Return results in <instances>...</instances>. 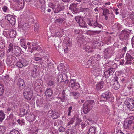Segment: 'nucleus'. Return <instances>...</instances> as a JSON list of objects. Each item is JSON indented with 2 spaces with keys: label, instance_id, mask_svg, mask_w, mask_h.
Returning <instances> with one entry per match:
<instances>
[{
  "label": "nucleus",
  "instance_id": "1",
  "mask_svg": "<svg viewBox=\"0 0 134 134\" xmlns=\"http://www.w3.org/2000/svg\"><path fill=\"white\" fill-rule=\"evenodd\" d=\"M134 117L133 116L130 117L126 119L124 121L123 126L126 129H129L132 130L133 126L134 125Z\"/></svg>",
  "mask_w": 134,
  "mask_h": 134
},
{
  "label": "nucleus",
  "instance_id": "2",
  "mask_svg": "<svg viewBox=\"0 0 134 134\" xmlns=\"http://www.w3.org/2000/svg\"><path fill=\"white\" fill-rule=\"evenodd\" d=\"M94 102L92 100L86 102L83 105V111L84 114H87L89 112L93 107Z\"/></svg>",
  "mask_w": 134,
  "mask_h": 134
},
{
  "label": "nucleus",
  "instance_id": "3",
  "mask_svg": "<svg viewBox=\"0 0 134 134\" xmlns=\"http://www.w3.org/2000/svg\"><path fill=\"white\" fill-rule=\"evenodd\" d=\"M23 94L26 99L29 100H31L33 96V92L31 88H28L24 89Z\"/></svg>",
  "mask_w": 134,
  "mask_h": 134
},
{
  "label": "nucleus",
  "instance_id": "4",
  "mask_svg": "<svg viewBox=\"0 0 134 134\" xmlns=\"http://www.w3.org/2000/svg\"><path fill=\"white\" fill-rule=\"evenodd\" d=\"M130 32V31H128L127 29H125L121 31L120 35V39L121 40L127 39Z\"/></svg>",
  "mask_w": 134,
  "mask_h": 134
},
{
  "label": "nucleus",
  "instance_id": "5",
  "mask_svg": "<svg viewBox=\"0 0 134 134\" xmlns=\"http://www.w3.org/2000/svg\"><path fill=\"white\" fill-rule=\"evenodd\" d=\"M29 27V26L27 23H21L19 24L18 29L20 32H23L25 31Z\"/></svg>",
  "mask_w": 134,
  "mask_h": 134
},
{
  "label": "nucleus",
  "instance_id": "6",
  "mask_svg": "<svg viewBox=\"0 0 134 134\" xmlns=\"http://www.w3.org/2000/svg\"><path fill=\"white\" fill-rule=\"evenodd\" d=\"M110 93L108 91L102 93L100 98V100L101 101L108 100L110 98Z\"/></svg>",
  "mask_w": 134,
  "mask_h": 134
},
{
  "label": "nucleus",
  "instance_id": "7",
  "mask_svg": "<svg viewBox=\"0 0 134 134\" xmlns=\"http://www.w3.org/2000/svg\"><path fill=\"white\" fill-rule=\"evenodd\" d=\"M69 83L70 85L73 89L77 90L80 87L79 83L76 82L75 79H72L70 80Z\"/></svg>",
  "mask_w": 134,
  "mask_h": 134
},
{
  "label": "nucleus",
  "instance_id": "8",
  "mask_svg": "<svg viewBox=\"0 0 134 134\" xmlns=\"http://www.w3.org/2000/svg\"><path fill=\"white\" fill-rule=\"evenodd\" d=\"M23 107L21 109L19 113V115L22 117L27 113V110L28 109V105L27 104L23 103Z\"/></svg>",
  "mask_w": 134,
  "mask_h": 134
},
{
  "label": "nucleus",
  "instance_id": "9",
  "mask_svg": "<svg viewBox=\"0 0 134 134\" xmlns=\"http://www.w3.org/2000/svg\"><path fill=\"white\" fill-rule=\"evenodd\" d=\"M7 20L12 25H14L16 23L15 18L12 15L9 14L7 15L5 17Z\"/></svg>",
  "mask_w": 134,
  "mask_h": 134
},
{
  "label": "nucleus",
  "instance_id": "10",
  "mask_svg": "<svg viewBox=\"0 0 134 134\" xmlns=\"http://www.w3.org/2000/svg\"><path fill=\"white\" fill-rule=\"evenodd\" d=\"M13 1L16 2L19 4L17 5L18 10H20L24 7V0H12Z\"/></svg>",
  "mask_w": 134,
  "mask_h": 134
},
{
  "label": "nucleus",
  "instance_id": "11",
  "mask_svg": "<svg viewBox=\"0 0 134 134\" xmlns=\"http://www.w3.org/2000/svg\"><path fill=\"white\" fill-rule=\"evenodd\" d=\"M115 70L110 67L104 72V75L105 78H108L110 75H112Z\"/></svg>",
  "mask_w": 134,
  "mask_h": 134
},
{
  "label": "nucleus",
  "instance_id": "12",
  "mask_svg": "<svg viewBox=\"0 0 134 134\" xmlns=\"http://www.w3.org/2000/svg\"><path fill=\"white\" fill-rule=\"evenodd\" d=\"M92 69L93 73L95 76H99L101 73V69L98 66L94 67Z\"/></svg>",
  "mask_w": 134,
  "mask_h": 134
},
{
  "label": "nucleus",
  "instance_id": "13",
  "mask_svg": "<svg viewBox=\"0 0 134 134\" xmlns=\"http://www.w3.org/2000/svg\"><path fill=\"white\" fill-rule=\"evenodd\" d=\"M14 48L12 53L13 54L16 56H19L21 53L20 48L18 46H15Z\"/></svg>",
  "mask_w": 134,
  "mask_h": 134
},
{
  "label": "nucleus",
  "instance_id": "14",
  "mask_svg": "<svg viewBox=\"0 0 134 134\" xmlns=\"http://www.w3.org/2000/svg\"><path fill=\"white\" fill-rule=\"evenodd\" d=\"M93 23H92L91 21L89 20L88 21L87 24L90 26H92L93 27H98L100 28L102 27L101 25L99 23H98L97 22V21H96L94 22H93Z\"/></svg>",
  "mask_w": 134,
  "mask_h": 134
},
{
  "label": "nucleus",
  "instance_id": "15",
  "mask_svg": "<svg viewBox=\"0 0 134 134\" xmlns=\"http://www.w3.org/2000/svg\"><path fill=\"white\" fill-rule=\"evenodd\" d=\"M26 119L29 122H32L35 119L36 116L34 114L31 113L27 115Z\"/></svg>",
  "mask_w": 134,
  "mask_h": 134
},
{
  "label": "nucleus",
  "instance_id": "16",
  "mask_svg": "<svg viewBox=\"0 0 134 134\" xmlns=\"http://www.w3.org/2000/svg\"><path fill=\"white\" fill-rule=\"evenodd\" d=\"M111 51L109 48H107L104 50V57L105 58H108L112 55L111 53Z\"/></svg>",
  "mask_w": 134,
  "mask_h": 134
},
{
  "label": "nucleus",
  "instance_id": "17",
  "mask_svg": "<svg viewBox=\"0 0 134 134\" xmlns=\"http://www.w3.org/2000/svg\"><path fill=\"white\" fill-rule=\"evenodd\" d=\"M59 91L60 92L59 94L60 95H62V98L59 97V99H60L62 102H65L66 100V99L65 98V94L64 90L62 89L61 90H59Z\"/></svg>",
  "mask_w": 134,
  "mask_h": 134
},
{
  "label": "nucleus",
  "instance_id": "18",
  "mask_svg": "<svg viewBox=\"0 0 134 134\" xmlns=\"http://www.w3.org/2000/svg\"><path fill=\"white\" fill-rule=\"evenodd\" d=\"M105 65L108 66L110 65V67L112 68L113 69L115 70V68L117 67V64L116 63H115L114 62L110 61L109 62H108V63H105Z\"/></svg>",
  "mask_w": 134,
  "mask_h": 134
},
{
  "label": "nucleus",
  "instance_id": "19",
  "mask_svg": "<svg viewBox=\"0 0 134 134\" xmlns=\"http://www.w3.org/2000/svg\"><path fill=\"white\" fill-rule=\"evenodd\" d=\"M53 93V91L50 89H48L46 90L45 92V94L47 97L51 98Z\"/></svg>",
  "mask_w": 134,
  "mask_h": 134
},
{
  "label": "nucleus",
  "instance_id": "20",
  "mask_svg": "<svg viewBox=\"0 0 134 134\" xmlns=\"http://www.w3.org/2000/svg\"><path fill=\"white\" fill-rule=\"evenodd\" d=\"M6 33L9 34L10 37L12 38H15L16 34V31L14 30H11L10 32L8 31H7Z\"/></svg>",
  "mask_w": 134,
  "mask_h": 134
},
{
  "label": "nucleus",
  "instance_id": "21",
  "mask_svg": "<svg viewBox=\"0 0 134 134\" xmlns=\"http://www.w3.org/2000/svg\"><path fill=\"white\" fill-rule=\"evenodd\" d=\"M18 85L19 87H21L22 88H24L26 85L24 81L21 78L19 79Z\"/></svg>",
  "mask_w": 134,
  "mask_h": 134
},
{
  "label": "nucleus",
  "instance_id": "22",
  "mask_svg": "<svg viewBox=\"0 0 134 134\" xmlns=\"http://www.w3.org/2000/svg\"><path fill=\"white\" fill-rule=\"evenodd\" d=\"M70 94L75 99H77L79 97L80 94L77 91H74L71 92Z\"/></svg>",
  "mask_w": 134,
  "mask_h": 134
},
{
  "label": "nucleus",
  "instance_id": "23",
  "mask_svg": "<svg viewBox=\"0 0 134 134\" xmlns=\"http://www.w3.org/2000/svg\"><path fill=\"white\" fill-rule=\"evenodd\" d=\"M61 73L62 74H59V79L60 78V77L61 79V81L60 82V84H61V83H62L63 81L67 79V75L64 73V72Z\"/></svg>",
  "mask_w": 134,
  "mask_h": 134
},
{
  "label": "nucleus",
  "instance_id": "24",
  "mask_svg": "<svg viewBox=\"0 0 134 134\" xmlns=\"http://www.w3.org/2000/svg\"><path fill=\"white\" fill-rule=\"evenodd\" d=\"M43 102L44 99L41 98H37L36 99V104L38 106H42Z\"/></svg>",
  "mask_w": 134,
  "mask_h": 134
},
{
  "label": "nucleus",
  "instance_id": "25",
  "mask_svg": "<svg viewBox=\"0 0 134 134\" xmlns=\"http://www.w3.org/2000/svg\"><path fill=\"white\" fill-rule=\"evenodd\" d=\"M96 132L95 127L94 126L91 127L90 128L87 134H95Z\"/></svg>",
  "mask_w": 134,
  "mask_h": 134
},
{
  "label": "nucleus",
  "instance_id": "26",
  "mask_svg": "<svg viewBox=\"0 0 134 134\" xmlns=\"http://www.w3.org/2000/svg\"><path fill=\"white\" fill-rule=\"evenodd\" d=\"M28 65V63L26 62L23 63L20 62H18L17 63V66L20 68H22L23 66H26Z\"/></svg>",
  "mask_w": 134,
  "mask_h": 134
},
{
  "label": "nucleus",
  "instance_id": "27",
  "mask_svg": "<svg viewBox=\"0 0 134 134\" xmlns=\"http://www.w3.org/2000/svg\"><path fill=\"white\" fill-rule=\"evenodd\" d=\"M65 72L64 66L63 64L61 63L59 64V74Z\"/></svg>",
  "mask_w": 134,
  "mask_h": 134
},
{
  "label": "nucleus",
  "instance_id": "28",
  "mask_svg": "<svg viewBox=\"0 0 134 134\" xmlns=\"http://www.w3.org/2000/svg\"><path fill=\"white\" fill-rule=\"evenodd\" d=\"M131 103H129L127 107L130 110L133 111L134 110V103L133 101Z\"/></svg>",
  "mask_w": 134,
  "mask_h": 134
},
{
  "label": "nucleus",
  "instance_id": "29",
  "mask_svg": "<svg viewBox=\"0 0 134 134\" xmlns=\"http://www.w3.org/2000/svg\"><path fill=\"white\" fill-rule=\"evenodd\" d=\"M100 32V31H99L88 30L86 32V33L87 35H94V33L99 34Z\"/></svg>",
  "mask_w": 134,
  "mask_h": 134
},
{
  "label": "nucleus",
  "instance_id": "30",
  "mask_svg": "<svg viewBox=\"0 0 134 134\" xmlns=\"http://www.w3.org/2000/svg\"><path fill=\"white\" fill-rule=\"evenodd\" d=\"M104 82L102 81L99 82L97 85L96 88L97 90H99L102 89L103 86Z\"/></svg>",
  "mask_w": 134,
  "mask_h": 134
},
{
  "label": "nucleus",
  "instance_id": "31",
  "mask_svg": "<svg viewBox=\"0 0 134 134\" xmlns=\"http://www.w3.org/2000/svg\"><path fill=\"white\" fill-rule=\"evenodd\" d=\"M113 87L115 90H117L119 88V83L117 80L115 81L114 83L113 84Z\"/></svg>",
  "mask_w": 134,
  "mask_h": 134
},
{
  "label": "nucleus",
  "instance_id": "32",
  "mask_svg": "<svg viewBox=\"0 0 134 134\" xmlns=\"http://www.w3.org/2000/svg\"><path fill=\"white\" fill-rule=\"evenodd\" d=\"M3 99H0V108H4L6 106V104L4 100Z\"/></svg>",
  "mask_w": 134,
  "mask_h": 134
},
{
  "label": "nucleus",
  "instance_id": "33",
  "mask_svg": "<svg viewBox=\"0 0 134 134\" xmlns=\"http://www.w3.org/2000/svg\"><path fill=\"white\" fill-rule=\"evenodd\" d=\"M5 115V114L3 111H0V121H2L4 119Z\"/></svg>",
  "mask_w": 134,
  "mask_h": 134
},
{
  "label": "nucleus",
  "instance_id": "34",
  "mask_svg": "<svg viewBox=\"0 0 134 134\" xmlns=\"http://www.w3.org/2000/svg\"><path fill=\"white\" fill-rule=\"evenodd\" d=\"M77 4H72V5H70L69 7V9L72 11L74 9H76L77 8Z\"/></svg>",
  "mask_w": 134,
  "mask_h": 134
},
{
  "label": "nucleus",
  "instance_id": "35",
  "mask_svg": "<svg viewBox=\"0 0 134 134\" xmlns=\"http://www.w3.org/2000/svg\"><path fill=\"white\" fill-rule=\"evenodd\" d=\"M65 129L62 126H60L59 127V134H65Z\"/></svg>",
  "mask_w": 134,
  "mask_h": 134
},
{
  "label": "nucleus",
  "instance_id": "36",
  "mask_svg": "<svg viewBox=\"0 0 134 134\" xmlns=\"http://www.w3.org/2000/svg\"><path fill=\"white\" fill-rule=\"evenodd\" d=\"M79 24L80 26H81L83 27H87L86 23L83 20H82L81 22L79 23Z\"/></svg>",
  "mask_w": 134,
  "mask_h": 134
},
{
  "label": "nucleus",
  "instance_id": "37",
  "mask_svg": "<svg viewBox=\"0 0 134 134\" xmlns=\"http://www.w3.org/2000/svg\"><path fill=\"white\" fill-rule=\"evenodd\" d=\"M101 9L103 11V12L102 13L103 15V14L108 15V14L110 13H109V11L108 9L107 8L103 7Z\"/></svg>",
  "mask_w": 134,
  "mask_h": 134
},
{
  "label": "nucleus",
  "instance_id": "38",
  "mask_svg": "<svg viewBox=\"0 0 134 134\" xmlns=\"http://www.w3.org/2000/svg\"><path fill=\"white\" fill-rule=\"evenodd\" d=\"M6 128L5 127L0 126V134H4Z\"/></svg>",
  "mask_w": 134,
  "mask_h": 134
},
{
  "label": "nucleus",
  "instance_id": "39",
  "mask_svg": "<svg viewBox=\"0 0 134 134\" xmlns=\"http://www.w3.org/2000/svg\"><path fill=\"white\" fill-rule=\"evenodd\" d=\"M62 17H59V23H62L65 20V18L66 17L65 14H64L62 15Z\"/></svg>",
  "mask_w": 134,
  "mask_h": 134
},
{
  "label": "nucleus",
  "instance_id": "40",
  "mask_svg": "<svg viewBox=\"0 0 134 134\" xmlns=\"http://www.w3.org/2000/svg\"><path fill=\"white\" fill-rule=\"evenodd\" d=\"M127 60L129 61H132L134 59V58L131 56L129 53H127L126 55Z\"/></svg>",
  "mask_w": 134,
  "mask_h": 134
},
{
  "label": "nucleus",
  "instance_id": "41",
  "mask_svg": "<svg viewBox=\"0 0 134 134\" xmlns=\"http://www.w3.org/2000/svg\"><path fill=\"white\" fill-rule=\"evenodd\" d=\"M93 58H92V64L91 66H92L93 68L94 67H96L97 66V64L96 62H97V61H96V60H94L92 59Z\"/></svg>",
  "mask_w": 134,
  "mask_h": 134
},
{
  "label": "nucleus",
  "instance_id": "42",
  "mask_svg": "<svg viewBox=\"0 0 134 134\" xmlns=\"http://www.w3.org/2000/svg\"><path fill=\"white\" fill-rule=\"evenodd\" d=\"M5 41L4 40H2L0 43V48L1 49H3L5 47Z\"/></svg>",
  "mask_w": 134,
  "mask_h": 134
},
{
  "label": "nucleus",
  "instance_id": "43",
  "mask_svg": "<svg viewBox=\"0 0 134 134\" xmlns=\"http://www.w3.org/2000/svg\"><path fill=\"white\" fill-rule=\"evenodd\" d=\"M75 19L76 22L79 24L80 22H81L82 20H83L81 17L78 16L75 17Z\"/></svg>",
  "mask_w": 134,
  "mask_h": 134
},
{
  "label": "nucleus",
  "instance_id": "44",
  "mask_svg": "<svg viewBox=\"0 0 134 134\" xmlns=\"http://www.w3.org/2000/svg\"><path fill=\"white\" fill-rule=\"evenodd\" d=\"M2 9L3 11L5 12H8L9 11L8 7L6 6H3Z\"/></svg>",
  "mask_w": 134,
  "mask_h": 134
},
{
  "label": "nucleus",
  "instance_id": "45",
  "mask_svg": "<svg viewBox=\"0 0 134 134\" xmlns=\"http://www.w3.org/2000/svg\"><path fill=\"white\" fill-rule=\"evenodd\" d=\"M4 87L3 85H0V96L2 95L4 92Z\"/></svg>",
  "mask_w": 134,
  "mask_h": 134
},
{
  "label": "nucleus",
  "instance_id": "46",
  "mask_svg": "<svg viewBox=\"0 0 134 134\" xmlns=\"http://www.w3.org/2000/svg\"><path fill=\"white\" fill-rule=\"evenodd\" d=\"M10 134H19V133L17 130L13 129L10 132Z\"/></svg>",
  "mask_w": 134,
  "mask_h": 134
},
{
  "label": "nucleus",
  "instance_id": "47",
  "mask_svg": "<svg viewBox=\"0 0 134 134\" xmlns=\"http://www.w3.org/2000/svg\"><path fill=\"white\" fill-rule=\"evenodd\" d=\"M31 74L32 76L34 78L36 77L38 75L37 72H31Z\"/></svg>",
  "mask_w": 134,
  "mask_h": 134
},
{
  "label": "nucleus",
  "instance_id": "48",
  "mask_svg": "<svg viewBox=\"0 0 134 134\" xmlns=\"http://www.w3.org/2000/svg\"><path fill=\"white\" fill-rule=\"evenodd\" d=\"M75 118L74 117L70 119V121L68 123V126L72 124L74 121Z\"/></svg>",
  "mask_w": 134,
  "mask_h": 134
},
{
  "label": "nucleus",
  "instance_id": "49",
  "mask_svg": "<svg viewBox=\"0 0 134 134\" xmlns=\"http://www.w3.org/2000/svg\"><path fill=\"white\" fill-rule=\"evenodd\" d=\"M64 5L63 3H61L60 5H59V12H61V10H62L63 9H64Z\"/></svg>",
  "mask_w": 134,
  "mask_h": 134
},
{
  "label": "nucleus",
  "instance_id": "50",
  "mask_svg": "<svg viewBox=\"0 0 134 134\" xmlns=\"http://www.w3.org/2000/svg\"><path fill=\"white\" fill-rule=\"evenodd\" d=\"M15 46H13V44L12 43H10L9 45V49H10L11 51L13 52V51L14 49H13V47H14Z\"/></svg>",
  "mask_w": 134,
  "mask_h": 134
},
{
  "label": "nucleus",
  "instance_id": "51",
  "mask_svg": "<svg viewBox=\"0 0 134 134\" xmlns=\"http://www.w3.org/2000/svg\"><path fill=\"white\" fill-rule=\"evenodd\" d=\"M39 25L38 24L36 23H35L34 26V30L35 31H37L39 29Z\"/></svg>",
  "mask_w": 134,
  "mask_h": 134
},
{
  "label": "nucleus",
  "instance_id": "52",
  "mask_svg": "<svg viewBox=\"0 0 134 134\" xmlns=\"http://www.w3.org/2000/svg\"><path fill=\"white\" fill-rule=\"evenodd\" d=\"M37 66H33L31 72H37Z\"/></svg>",
  "mask_w": 134,
  "mask_h": 134
},
{
  "label": "nucleus",
  "instance_id": "53",
  "mask_svg": "<svg viewBox=\"0 0 134 134\" xmlns=\"http://www.w3.org/2000/svg\"><path fill=\"white\" fill-rule=\"evenodd\" d=\"M66 43L68 46L69 47H71V43L69 38H68V40L67 41Z\"/></svg>",
  "mask_w": 134,
  "mask_h": 134
},
{
  "label": "nucleus",
  "instance_id": "54",
  "mask_svg": "<svg viewBox=\"0 0 134 134\" xmlns=\"http://www.w3.org/2000/svg\"><path fill=\"white\" fill-rule=\"evenodd\" d=\"M2 63L0 62V74L3 72V68H2Z\"/></svg>",
  "mask_w": 134,
  "mask_h": 134
},
{
  "label": "nucleus",
  "instance_id": "55",
  "mask_svg": "<svg viewBox=\"0 0 134 134\" xmlns=\"http://www.w3.org/2000/svg\"><path fill=\"white\" fill-rule=\"evenodd\" d=\"M54 113L52 111H49L48 113V115L49 117H51L53 116Z\"/></svg>",
  "mask_w": 134,
  "mask_h": 134
},
{
  "label": "nucleus",
  "instance_id": "56",
  "mask_svg": "<svg viewBox=\"0 0 134 134\" xmlns=\"http://www.w3.org/2000/svg\"><path fill=\"white\" fill-rule=\"evenodd\" d=\"M17 122L19 124L22 125L24 123V120L23 119L21 120L18 119L17 120Z\"/></svg>",
  "mask_w": 134,
  "mask_h": 134
},
{
  "label": "nucleus",
  "instance_id": "57",
  "mask_svg": "<svg viewBox=\"0 0 134 134\" xmlns=\"http://www.w3.org/2000/svg\"><path fill=\"white\" fill-rule=\"evenodd\" d=\"M81 126L82 129H83L84 128L86 127V128L88 127V125L87 124H85V123L82 122L81 123Z\"/></svg>",
  "mask_w": 134,
  "mask_h": 134
},
{
  "label": "nucleus",
  "instance_id": "58",
  "mask_svg": "<svg viewBox=\"0 0 134 134\" xmlns=\"http://www.w3.org/2000/svg\"><path fill=\"white\" fill-rule=\"evenodd\" d=\"M59 116V114L58 113H54L53 116V118L56 119Z\"/></svg>",
  "mask_w": 134,
  "mask_h": 134
},
{
  "label": "nucleus",
  "instance_id": "59",
  "mask_svg": "<svg viewBox=\"0 0 134 134\" xmlns=\"http://www.w3.org/2000/svg\"><path fill=\"white\" fill-rule=\"evenodd\" d=\"M93 57H91L90 59H89V60L87 62V64L89 65H91L92 64V58H93Z\"/></svg>",
  "mask_w": 134,
  "mask_h": 134
},
{
  "label": "nucleus",
  "instance_id": "60",
  "mask_svg": "<svg viewBox=\"0 0 134 134\" xmlns=\"http://www.w3.org/2000/svg\"><path fill=\"white\" fill-rule=\"evenodd\" d=\"M72 106H70L69 107V108L68 109V116H70V113H71V110H72Z\"/></svg>",
  "mask_w": 134,
  "mask_h": 134
},
{
  "label": "nucleus",
  "instance_id": "61",
  "mask_svg": "<svg viewBox=\"0 0 134 134\" xmlns=\"http://www.w3.org/2000/svg\"><path fill=\"white\" fill-rule=\"evenodd\" d=\"M67 133V134H73L74 133L73 130L71 129H69Z\"/></svg>",
  "mask_w": 134,
  "mask_h": 134
},
{
  "label": "nucleus",
  "instance_id": "62",
  "mask_svg": "<svg viewBox=\"0 0 134 134\" xmlns=\"http://www.w3.org/2000/svg\"><path fill=\"white\" fill-rule=\"evenodd\" d=\"M25 40L24 38H22L20 39V43L21 45L25 44Z\"/></svg>",
  "mask_w": 134,
  "mask_h": 134
},
{
  "label": "nucleus",
  "instance_id": "63",
  "mask_svg": "<svg viewBox=\"0 0 134 134\" xmlns=\"http://www.w3.org/2000/svg\"><path fill=\"white\" fill-rule=\"evenodd\" d=\"M69 82V80H68L67 79L63 81L62 83H61V84H60L62 85V84H63L64 85L65 84H67Z\"/></svg>",
  "mask_w": 134,
  "mask_h": 134
},
{
  "label": "nucleus",
  "instance_id": "64",
  "mask_svg": "<svg viewBox=\"0 0 134 134\" xmlns=\"http://www.w3.org/2000/svg\"><path fill=\"white\" fill-rule=\"evenodd\" d=\"M54 83V82L51 81H49L48 82L47 84L49 86H51Z\"/></svg>",
  "mask_w": 134,
  "mask_h": 134
}]
</instances>
